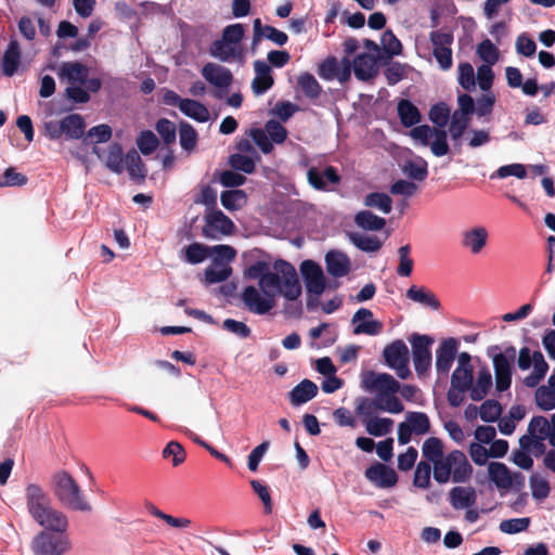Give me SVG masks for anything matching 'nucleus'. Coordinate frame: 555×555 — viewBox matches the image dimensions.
Instances as JSON below:
<instances>
[{
  "mask_svg": "<svg viewBox=\"0 0 555 555\" xmlns=\"http://www.w3.org/2000/svg\"><path fill=\"white\" fill-rule=\"evenodd\" d=\"M380 409H383V396H376L374 399L362 397L358 399L356 406L357 413L363 417V420L373 417V413Z\"/></svg>",
  "mask_w": 555,
  "mask_h": 555,
  "instance_id": "44",
  "label": "nucleus"
},
{
  "mask_svg": "<svg viewBox=\"0 0 555 555\" xmlns=\"http://www.w3.org/2000/svg\"><path fill=\"white\" fill-rule=\"evenodd\" d=\"M179 135L180 145L184 151L191 152L195 149L197 142V133L190 124H180Z\"/></svg>",
  "mask_w": 555,
  "mask_h": 555,
  "instance_id": "56",
  "label": "nucleus"
},
{
  "mask_svg": "<svg viewBox=\"0 0 555 555\" xmlns=\"http://www.w3.org/2000/svg\"><path fill=\"white\" fill-rule=\"evenodd\" d=\"M297 83L305 96L310 100L318 99L322 93L321 85L318 82L314 76L308 72L298 76Z\"/></svg>",
  "mask_w": 555,
  "mask_h": 555,
  "instance_id": "38",
  "label": "nucleus"
},
{
  "mask_svg": "<svg viewBox=\"0 0 555 555\" xmlns=\"http://www.w3.org/2000/svg\"><path fill=\"white\" fill-rule=\"evenodd\" d=\"M406 422L415 435H425L430 430L429 417L424 412H409Z\"/></svg>",
  "mask_w": 555,
  "mask_h": 555,
  "instance_id": "47",
  "label": "nucleus"
},
{
  "mask_svg": "<svg viewBox=\"0 0 555 555\" xmlns=\"http://www.w3.org/2000/svg\"><path fill=\"white\" fill-rule=\"evenodd\" d=\"M106 167L113 172L120 173L125 168V158L122 157V147L119 143L109 145L105 157Z\"/></svg>",
  "mask_w": 555,
  "mask_h": 555,
  "instance_id": "43",
  "label": "nucleus"
},
{
  "mask_svg": "<svg viewBox=\"0 0 555 555\" xmlns=\"http://www.w3.org/2000/svg\"><path fill=\"white\" fill-rule=\"evenodd\" d=\"M470 122V117L459 113H453L449 127L450 135L453 141H459L466 131Z\"/></svg>",
  "mask_w": 555,
  "mask_h": 555,
  "instance_id": "51",
  "label": "nucleus"
},
{
  "mask_svg": "<svg viewBox=\"0 0 555 555\" xmlns=\"http://www.w3.org/2000/svg\"><path fill=\"white\" fill-rule=\"evenodd\" d=\"M180 111L188 117L205 122L209 118V112L207 107L198 101L192 99H184L180 105Z\"/></svg>",
  "mask_w": 555,
  "mask_h": 555,
  "instance_id": "36",
  "label": "nucleus"
},
{
  "mask_svg": "<svg viewBox=\"0 0 555 555\" xmlns=\"http://www.w3.org/2000/svg\"><path fill=\"white\" fill-rule=\"evenodd\" d=\"M318 393V386L310 379H304L289 392L293 405L304 404L313 399Z\"/></svg>",
  "mask_w": 555,
  "mask_h": 555,
  "instance_id": "29",
  "label": "nucleus"
},
{
  "mask_svg": "<svg viewBox=\"0 0 555 555\" xmlns=\"http://www.w3.org/2000/svg\"><path fill=\"white\" fill-rule=\"evenodd\" d=\"M201 74L206 81L219 89H228L233 82L231 70L216 63L205 64Z\"/></svg>",
  "mask_w": 555,
  "mask_h": 555,
  "instance_id": "15",
  "label": "nucleus"
},
{
  "mask_svg": "<svg viewBox=\"0 0 555 555\" xmlns=\"http://www.w3.org/2000/svg\"><path fill=\"white\" fill-rule=\"evenodd\" d=\"M28 178L21 172H17L14 167H9L0 177V188L5 186H24L27 184Z\"/></svg>",
  "mask_w": 555,
  "mask_h": 555,
  "instance_id": "57",
  "label": "nucleus"
},
{
  "mask_svg": "<svg viewBox=\"0 0 555 555\" xmlns=\"http://www.w3.org/2000/svg\"><path fill=\"white\" fill-rule=\"evenodd\" d=\"M474 382L473 371L470 370H454L451 376L452 388L460 391H467L472 389Z\"/></svg>",
  "mask_w": 555,
  "mask_h": 555,
  "instance_id": "52",
  "label": "nucleus"
},
{
  "mask_svg": "<svg viewBox=\"0 0 555 555\" xmlns=\"http://www.w3.org/2000/svg\"><path fill=\"white\" fill-rule=\"evenodd\" d=\"M54 496L66 507L74 511L89 512L90 504L83 498L76 480L65 470L56 473L52 478Z\"/></svg>",
  "mask_w": 555,
  "mask_h": 555,
  "instance_id": "1",
  "label": "nucleus"
},
{
  "mask_svg": "<svg viewBox=\"0 0 555 555\" xmlns=\"http://www.w3.org/2000/svg\"><path fill=\"white\" fill-rule=\"evenodd\" d=\"M220 201L225 209L233 211L242 208L246 204L247 196L243 190H229L221 193Z\"/></svg>",
  "mask_w": 555,
  "mask_h": 555,
  "instance_id": "39",
  "label": "nucleus"
},
{
  "mask_svg": "<svg viewBox=\"0 0 555 555\" xmlns=\"http://www.w3.org/2000/svg\"><path fill=\"white\" fill-rule=\"evenodd\" d=\"M137 145L143 155H150L158 147L159 141L153 131L143 130L137 138Z\"/></svg>",
  "mask_w": 555,
  "mask_h": 555,
  "instance_id": "53",
  "label": "nucleus"
},
{
  "mask_svg": "<svg viewBox=\"0 0 555 555\" xmlns=\"http://www.w3.org/2000/svg\"><path fill=\"white\" fill-rule=\"evenodd\" d=\"M309 184L319 191H328L327 183H340V176L334 166H326L323 172L318 168L311 167L307 172Z\"/></svg>",
  "mask_w": 555,
  "mask_h": 555,
  "instance_id": "17",
  "label": "nucleus"
},
{
  "mask_svg": "<svg viewBox=\"0 0 555 555\" xmlns=\"http://www.w3.org/2000/svg\"><path fill=\"white\" fill-rule=\"evenodd\" d=\"M550 422L544 416H533L528 425V433L540 441L548 438Z\"/></svg>",
  "mask_w": 555,
  "mask_h": 555,
  "instance_id": "61",
  "label": "nucleus"
},
{
  "mask_svg": "<svg viewBox=\"0 0 555 555\" xmlns=\"http://www.w3.org/2000/svg\"><path fill=\"white\" fill-rule=\"evenodd\" d=\"M235 230L234 222L219 209H211L205 216L202 235L209 240H219L231 235Z\"/></svg>",
  "mask_w": 555,
  "mask_h": 555,
  "instance_id": "4",
  "label": "nucleus"
},
{
  "mask_svg": "<svg viewBox=\"0 0 555 555\" xmlns=\"http://www.w3.org/2000/svg\"><path fill=\"white\" fill-rule=\"evenodd\" d=\"M477 53L489 66L494 65L499 60V50L489 39H485L478 44Z\"/></svg>",
  "mask_w": 555,
  "mask_h": 555,
  "instance_id": "63",
  "label": "nucleus"
},
{
  "mask_svg": "<svg viewBox=\"0 0 555 555\" xmlns=\"http://www.w3.org/2000/svg\"><path fill=\"white\" fill-rule=\"evenodd\" d=\"M39 517H35L34 520L41 527H43L44 531L64 533L68 528V519L67 516L55 509L52 504L44 509V512L39 514Z\"/></svg>",
  "mask_w": 555,
  "mask_h": 555,
  "instance_id": "12",
  "label": "nucleus"
},
{
  "mask_svg": "<svg viewBox=\"0 0 555 555\" xmlns=\"http://www.w3.org/2000/svg\"><path fill=\"white\" fill-rule=\"evenodd\" d=\"M454 457L451 468V479L455 483H464L468 481L473 475V467L469 464L465 453L460 450H452Z\"/></svg>",
  "mask_w": 555,
  "mask_h": 555,
  "instance_id": "20",
  "label": "nucleus"
},
{
  "mask_svg": "<svg viewBox=\"0 0 555 555\" xmlns=\"http://www.w3.org/2000/svg\"><path fill=\"white\" fill-rule=\"evenodd\" d=\"M63 130V135L66 139L78 140L83 137L86 122L81 115L79 114H69L63 119H61V126Z\"/></svg>",
  "mask_w": 555,
  "mask_h": 555,
  "instance_id": "26",
  "label": "nucleus"
},
{
  "mask_svg": "<svg viewBox=\"0 0 555 555\" xmlns=\"http://www.w3.org/2000/svg\"><path fill=\"white\" fill-rule=\"evenodd\" d=\"M490 480L499 489H508L513 486V477L508 467L501 462H490L488 465Z\"/></svg>",
  "mask_w": 555,
  "mask_h": 555,
  "instance_id": "25",
  "label": "nucleus"
},
{
  "mask_svg": "<svg viewBox=\"0 0 555 555\" xmlns=\"http://www.w3.org/2000/svg\"><path fill=\"white\" fill-rule=\"evenodd\" d=\"M403 172L412 180L424 181L428 176L427 162L423 158L418 162L409 160L403 166Z\"/></svg>",
  "mask_w": 555,
  "mask_h": 555,
  "instance_id": "49",
  "label": "nucleus"
},
{
  "mask_svg": "<svg viewBox=\"0 0 555 555\" xmlns=\"http://www.w3.org/2000/svg\"><path fill=\"white\" fill-rule=\"evenodd\" d=\"M363 387L369 391L377 390V396L396 393L400 389V384L388 373L367 372L362 379Z\"/></svg>",
  "mask_w": 555,
  "mask_h": 555,
  "instance_id": "10",
  "label": "nucleus"
},
{
  "mask_svg": "<svg viewBox=\"0 0 555 555\" xmlns=\"http://www.w3.org/2000/svg\"><path fill=\"white\" fill-rule=\"evenodd\" d=\"M380 41L383 44L384 52L389 57L401 54V52H402L401 41L396 37V35L390 29H387L382 35Z\"/></svg>",
  "mask_w": 555,
  "mask_h": 555,
  "instance_id": "60",
  "label": "nucleus"
},
{
  "mask_svg": "<svg viewBox=\"0 0 555 555\" xmlns=\"http://www.w3.org/2000/svg\"><path fill=\"white\" fill-rule=\"evenodd\" d=\"M354 223L365 231H380L386 225V220L373 214L371 210H360L354 215Z\"/></svg>",
  "mask_w": 555,
  "mask_h": 555,
  "instance_id": "33",
  "label": "nucleus"
},
{
  "mask_svg": "<svg viewBox=\"0 0 555 555\" xmlns=\"http://www.w3.org/2000/svg\"><path fill=\"white\" fill-rule=\"evenodd\" d=\"M532 496L537 500H544L548 496L551 487L548 481L540 477L538 474H533L529 479Z\"/></svg>",
  "mask_w": 555,
  "mask_h": 555,
  "instance_id": "59",
  "label": "nucleus"
},
{
  "mask_svg": "<svg viewBox=\"0 0 555 555\" xmlns=\"http://www.w3.org/2000/svg\"><path fill=\"white\" fill-rule=\"evenodd\" d=\"M397 109L401 124L404 127L410 128L421 121V113L410 100H400Z\"/></svg>",
  "mask_w": 555,
  "mask_h": 555,
  "instance_id": "35",
  "label": "nucleus"
},
{
  "mask_svg": "<svg viewBox=\"0 0 555 555\" xmlns=\"http://www.w3.org/2000/svg\"><path fill=\"white\" fill-rule=\"evenodd\" d=\"M165 459H171L175 467L179 466L185 461L186 453L183 447L177 441H170L163 450Z\"/></svg>",
  "mask_w": 555,
  "mask_h": 555,
  "instance_id": "64",
  "label": "nucleus"
},
{
  "mask_svg": "<svg viewBox=\"0 0 555 555\" xmlns=\"http://www.w3.org/2000/svg\"><path fill=\"white\" fill-rule=\"evenodd\" d=\"M70 547L67 537L56 535L52 532L40 531L33 541L35 555H63Z\"/></svg>",
  "mask_w": 555,
  "mask_h": 555,
  "instance_id": "3",
  "label": "nucleus"
},
{
  "mask_svg": "<svg viewBox=\"0 0 555 555\" xmlns=\"http://www.w3.org/2000/svg\"><path fill=\"white\" fill-rule=\"evenodd\" d=\"M300 272L308 294L321 296L326 288V279L319 263L313 260H304Z\"/></svg>",
  "mask_w": 555,
  "mask_h": 555,
  "instance_id": "7",
  "label": "nucleus"
},
{
  "mask_svg": "<svg viewBox=\"0 0 555 555\" xmlns=\"http://www.w3.org/2000/svg\"><path fill=\"white\" fill-rule=\"evenodd\" d=\"M459 83L466 91H473L476 86L474 68L470 63H461L459 65Z\"/></svg>",
  "mask_w": 555,
  "mask_h": 555,
  "instance_id": "62",
  "label": "nucleus"
},
{
  "mask_svg": "<svg viewBox=\"0 0 555 555\" xmlns=\"http://www.w3.org/2000/svg\"><path fill=\"white\" fill-rule=\"evenodd\" d=\"M492 386V376L490 370L485 366L479 370L476 383L472 385L470 399L481 401L489 392Z\"/></svg>",
  "mask_w": 555,
  "mask_h": 555,
  "instance_id": "32",
  "label": "nucleus"
},
{
  "mask_svg": "<svg viewBox=\"0 0 555 555\" xmlns=\"http://www.w3.org/2000/svg\"><path fill=\"white\" fill-rule=\"evenodd\" d=\"M406 297L410 300L417 302L424 307H428L433 310H438L441 306L437 296L425 286L418 287L416 285H412L406 291Z\"/></svg>",
  "mask_w": 555,
  "mask_h": 555,
  "instance_id": "24",
  "label": "nucleus"
},
{
  "mask_svg": "<svg viewBox=\"0 0 555 555\" xmlns=\"http://www.w3.org/2000/svg\"><path fill=\"white\" fill-rule=\"evenodd\" d=\"M231 274V267L215 262L205 270V280L208 284H215L228 280Z\"/></svg>",
  "mask_w": 555,
  "mask_h": 555,
  "instance_id": "50",
  "label": "nucleus"
},
{
  "mask_svg": "<svg viewBox=\"0 0 555 555\" xmlns=\"http://www.w3.org/2000/svg\"><path fill=\"white\" fill-rule=\"evenodd\" d=\"M241 299L249 312L259 315L270 312L275 306L273 295H261L253 285H248L243 289Z\"/></svg>",
  "mask_w": 555,
  "mask_h": 555,
  "instance_id": "9",
  "label": "nucleus"
},
{
  "mask_svg": "<svg viewBox=\"0 0 555 555\" xmlns=\"http://www.w3.org/2000/svg\"><path fill=\"white\" fill-rule=\"evenodd\" d=\"M125 165L133 181L142 183L145 180L147 170L135 150H130L125 156Z\"/></svg>",
  "mask_w": 555,
  "mask_h": 555,
  "instance_id": "31",
  "label": "nucleus"
},
{
  "mask_svg": "<svg viewBox=\"0 0 555 555\" xmlns=\"http://www.w3.org/2000/svg\"><path fill=\"white\" fill-rule=\"evenodd\" d=\"M535 403L543 411H551L555 408V391L547 386H540L535 390Z\"/></svg>",
  "mask_w": 555,
  "mask_h": 555,
  "instance_id": "58",
  "label": "nucleus"
},
{
  "mask_svg": "<svg viewBox=\"0 0 555 555\" xmlns=\"http://www.w3.org/2000/svg\"><path fill=\"white\" fill-rule=\"evenodd\" d=\"M428 117L438 127L437 129H442L449 121L450 108L444 102L436 103L430 107Z\"/></svg>",
  "mask_w": 555,
  "mask_h": 555,
  "instance_id": "48",
  "label": "nucleus"
},
{
  "mask_svg": "<svg viewBox=\"0 0 555 555\" xmlns=\"http://www.w3.org/2000/svg\"><path fill=\"white\" fill-rule=\"evenodd\" d=\"M353 72L362 81L374 78L377 74V59L369 53L359 54L353 61Z\"/></svg>",
  "mask_w": 555,
  "mask_h": 555,
  "instance_id": "23",
  "label": "nucleus"
},
{
  "mask_svg": "<svg viewBox=\"0 0 555 555\" xmlns=\"http://www.w3.org/2000/svg\"><path fill=\"white\" fill-rule=\"evenodd\" d=\"M453 460L454 457L452 456L451 451L446 456L443 455L442 460H439L435 465H433V476L438 483H447L451 480V464Z\"/></svg>",
  "mask_w": 555,
  "mask_h": 555,
  "instance_id": "42",
  "label": "nucleus"
},
{
  "mask_svg": "<svg viewBox=\"0 0 555 555\" xmlns=\"http://www.w3.org/2000/svg\"><path fill=\"white\" fill-rule=\"evenodd\" d=\"M60 79H66L70 83L85 85L89 76V68L80 62H64L59 67Z\"/></svg>",
  "mask_w": 555,
  "mask_h": 555,
  "instance_id": "19",
  "label": "nucleus"
},
{
  "mask_svg": "<svg viewBox=\"0 0 555 555\" xmlns=\"http://www.w3.org/2000/svg\"><path fill=\"white\" fill-rule=\"evenodd\" d=\"M385 363L391 367L403 361H409V349L403 340L397 339L384 348Z\"/></svg>",
  "mask_w": 555,
  "mask_h": 555,
  "instance_id": "27",
  "label": "nucleus"
},
{
  "mask_svg": "<svg viewBox=\"0 0 555 555\" xmlns=\"http://www.w3.org/2000/svg\"><path fill=\"white\" fill-rule=\"evenodd\" d=\"M112 138V128L102 124L90 128L83 138L85 144H96L109 141Z\"/></svg>",
  "mask_w": 555,
  "mask_h": 555,
  "instance_id": "46",
  "label": "nucleus"
},
{
  "mask_svg": "<svg viewBox=\"0 0 555 555\" xmlns=\"http://www.w3.org/2000/svg\"><path fill=\"white\" fill-rule=\"evenodd\" d=\"M459 343L455 338L444 339L436 350V370L438 374L447 375L456 357Z\"/></svg>",
  "mask_w": 555,
  "mask_h": 555,
  "instance_id": "14",
  "label": "nucleus"
},
{
  "mask_svg": "<svg viewBox=\"0 0 555 555\" xmlns=\"http://www.w3.org/2000/svg\"><path fill=\"white\" fill-rule=\"evenodd\" d=\"M450 503L455 509H463L473 506L476 503V491L472 487H454L451 489Z\"/></svg>",
  "mask_w": 555,
  "mask_h": 555,
  "instance_id": "28",
  "label": "nucleus"
},
{
  "mask_svg": "<svg viewBox=\"0 0 555 555\" xmlns=\"http://www.w3.org/2000/svg\"><path fill=\"white\" fill-rule=\"evenodd\" d=\"M325 264L328 274L334 278H343L350 271V259L349 257L338 250H330L325 255Z\"/></svg>",
  "mask_w": 555,
  "mask_h": 555,
  "instance_id": "22",
  "label": "nucleus"
},
{
  "mask_svg": "<svg viewBox=\"0 0 555 555\" xmlns=\"http://www.w3.org/2000/svg\"><path fill=\"white\" fill-rule=\"evenodd\" d=\"M366 431L375 437H382L391 431L393 421L387 417H370L363 420Z\"/></svg>",
  "mask_w": 555,
  "mask_h": 555,
  "instance_id": "41",
  "label": "nucleus"
},
{
  "mask_svg": "<svg viewBox=\"0 0 555 555\" xmlns=\"http://www.w3.org/2000/svg\"><path fill=\"white\" fill-rule=\"evenodd\" d=\"M348 237L358 249L365 253H376L383 246L382 241L375 235L349 233Z\"/></svg>",
  "mask_w": 555,
  "mask_h": 555,
  "instance_id": "37",
  "label": "nucleus"
},
{
  "mask_svg": "<svg viewBox=\"0 0 555 555\" xmlns=\"http://www.w3.org/2000/svg\"><path fill=\"white\" fill-rule=\"evenodd\" d=\"M502 413V405L496 400H486L479 408V416L486 423L498 421Z\"/></svg>",
  "mask_w": 555,
  "mask_h": 555,
  "instance_id": "55",
  "label": "nucleus"
},
{
  "mask_svg": "<svg viewBox=\"0 0 555 555\" xmlns=\"http://www.w3.org/2000/svg\"><path fill=\"white\" fill-rule=\"evenodd\" d=\"M26 507L34 519L39 517L40 513L44 512L51 505V498L49 494L36 483H29L25 489Z\"/></svg>",
  "mask_w": 555,
  "mask_h": 555,
  "instance_id": "11",
  "label": "nucleus"
},
{
  "mask_svg": "<svg viewBox=\"0 0 555 555\" xmlns=\"http://www.w3.org/2000/svg\"><path fill=\"white\" fill-rule=\"evenodd\" d=\"M274 269L282 275L279 294L291 301L298 299L301 295V285L294 266L286 260L279 259L274 262Z\"/></svg>",
  "mask_w": 555,
  "mask_h": 555,
  "instance_id": "6",
  "label": "nucleus"
},
{
  "mask_svg": "<svg viewBox=\"0 0 555 555\" xmlns=\"http://www.w3.org/2000/svg\"><path fill=\"white\" fill-rule=\"evenodd\" d=\"M422 455L429 465H435L444 455L443 442L440 438L429 437L422 446Z\"/></svg>",
  "mask_w": 555,
  "mask_h": 555,
  "instance_id": "34",
  "label": "nucleus"
},
{
  "mask_svg": "<svg viewBox=\"0 0 555 555\" xmlns=\"http://www.w3.org/2000/svg\"><path fill=\"white\" fill-rule=\"evenodd\" d=\"M363 204L366 207L376 208L386 215L389 214L392 209L391 197L383 192L369 193L365 195Z\"/></svg>",
  "mask_w": 555,
  "mask_h": 555,
  "instance_id": "40",
  "label": "nucleus"
},
{
  "mask_svg": "<svg viewBox=\"0 0 555 555\" xmlns=\"http://www.w3.org/2000/svg\"><path fill=\"white\" fill-rule=\"evenodd\" d=\"M184 251L186 261L192 264H197L209 256L210 247L201 243H192L185 247Z\"/></svg>",
  "mask_w": 555,
  "mask_h": 555,
  "instance_id": "54",
  "label": "nucleus"
},
{
  "mask_svg": "<svg viewBox=\"0 0 555 555\" xmlns=\"http://www.w3.org/2000/svg\"><path fill=\"white\" fill-rule=\"evenodd\" d=\"M373 312L366 308H360L352 317L351 322L356 324L353 334H365L375 336L382 333L383 323L378 320H373Z\"/></svg>",
  "mask_w": 555,
  "mask_h": 555,
  "instance_id": "13",
  "label": "nucleus"
},
{
  "mask_svg": "<svg viewBox=\"0 0 555 555\" xmlns=\"http://www.w3.org/2000/svg\"><path fill=\"white\" fill-rule=\"evenodd\" d=\"M429 41L433 46V55L442 70H449L452 65V49L454 41L451 31L433 30L429 33Z\"/></svg>",
  "mask_w": 555,
  "mask_h": 555,
  "instance_id": "2",
  "label": "nucleus"
},
{
  "mask_svg": "<svg viewBox=\"0 0 555 555\" xmlns=\"http://www.w3.org/2000/svg\"><path fill=\"white\" fill-rule=\"evenodd\" d=\"M489 233L485 227H475L463 233L462 246L472 254H479L487 245Z\"/></svg>",
  "mask_w": 555,
  "mask_h": 555,
  "instance_id": "21",
  "label": "nucleus"
},
{
  "mask_svg": "<svg viewBox=\"0 0 555 555\" xmlns=\"http://www.w3.org/2000/svg\"><path fill=\"white\" fill-rule=\"evenodd\" d=\"M364 475L366 479L379 488H391L398 481V475L395 469L378 462L367 467Z\"/></svg>",
  "mask_w": 555,
  "mask_h": 555,
  "instance_id": "16",
  "label": "nucleus"
},
{
  "mask_svg": "<svg viewBox=\"0 0 555 555\" xmlns=\"http://www.w3.org/2000/svg\"><path fill=\"white\" fill-rule=\"evenodd\" d=\"M282 275L276 271V273L271 272L270 270L261 276L259 280V286L261 292L264 295H273V298L276 294H279L282 283Z\"/></svg>",
  "mask_w": 555,
  "mask_h": 555,
  "instance_id": "45",
  "label": "nucleus"
},
{
  "mask_svg": "<svg viewBox=\"0 0 555 555\" xmlns=\"http://www.w3.org/2000/svg\"><path fill=\"white\" fill-rule=\"evenodd\" d=\"M434 339L427 335H413L412 356L415 371L418 376L424 375L431 366L430 345Z\"/></svg>",
  "mask_w": 555,
  "mask_h": 555,
  "instance_id": "8",
  "label": "nucleus"
},
{
  "mask_svg": "<svg viewBox=\"0 0 555 555\" xmlns=\"http://www.w3.org/2000/svg\"><path fill=\"white\" fill-rule=\"evenodd\" d=\"M255 78L251 81V90L254 94L260 95L272 88L274 79L271 66L262 60L254 62Z\"/></svg>",
  "mask_w": 555,
  "mask_h": 555,
  "instance_id": "18",
  "label": "nucleus"
},
{
  "mask_svg": "<svg viewBox=\"0 0 555 555\" xmlns=\"http://www.w3.org/2000/svg\"><path fill=\"white\" fill-rule=\"evenodd\" d=\"M21 63V49L16 40L10 41L2 59V70L8 77H12Z\"/></svg>",
  "mask_w": 555,
  "mask_h": 555,
  "instance_id": "30",
  "label": "nucleus"
},
{
  "mask_svg": "<svg viewBox=\"0 0 555 555\" xmlns=\"http://www.w3.org/2000/svg\"><path fill=\"white\" fill-rule=\"evenodd\" d=\"M500 351L498 345L488 347L487 354L492 358L495 388L499 392H503L511 387L513 366L509 359Z\"/></svg>",
  "mask_w": 555,
  "mask_h": 555,
  "instance_id": "5",
  "label": "nucleus"
}]
</instances>
